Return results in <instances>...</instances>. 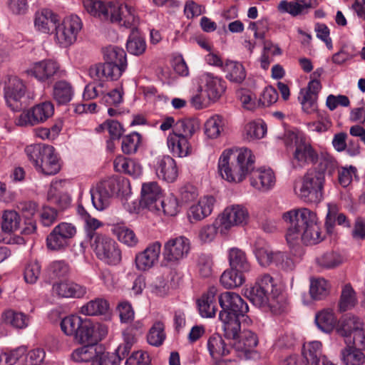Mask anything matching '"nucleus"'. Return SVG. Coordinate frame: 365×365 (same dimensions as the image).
Listing matches in <instances>:
<instances>
[{"mask_svg":"<svg viewBox=\"0 0 365 365\" xmlns=\"http://www.w3.org/2000/svg\"><path fill=\"white\" fill-rule=\"evenodd\" d=\"M282 217L289 224L285 237L290 246L300 242L304 245H315L325 238L317 212L307 207L289 210L284 212Z\"/></svg>","mask_w":365,"mask_h":365,"instance_id":"1","label":"nucleus"},{"mask_svg":"<svg viewBox=\"0 0 365 365\" xmlns=\"http://www.w3.org/2000/svg\"><path fill=\"white\" fill-rule=\"evenodd\" d=\"M245 294L255 306L263 310L267 307L276 314L284 310L282 288L269 274L259 275L254 285L245 289Z\"/></svg>","mask_w":365,"mask_h":365,"instance_id":"2","label":"nucleus"},{"mask_svg":"<svg viewBox=\"0 0 365 365\" xmlns=\"http://www.w3.org/2000/svg\"><path fill=\"white\" fill-rule=\"evenodd\" d=\"M325 176L323 172L312 170L302 178L295 180L294 192L305 202L319 203L324 198Z\"/></svg>","mask_w":365,"mask_h":365,"instance_id":"3","label":"nucleus"},{"mask_svg":"<svg viewBox=\"0 0 365 365\" xmlns=\"http://www.w3.org/2000/svg\"><path fill=\"white\" fill-rule=\"evenodd\" d=\"M284 143L287 149L294 148V159L299 165L316 164L319 155L312 145L307 141L303 133L298 131H287L284 135Z\"/></svg>","mask_w":365,"mask_h":365,"instance_id":"4","label":"nucleus"},{"mask_svg":"<svg viewBox=\"0 0 365 365\" xmlns=\"http://www.w3.org/2000/svg\"><path fill=\"white\" fill-rule=\"evenodd\" d=\"M26 152L36 170L43 174L55 175L60 170L58 160L53 146L30 145L26 148Z\"/></svg>","mask_w":365,"mask_h":365,"instance_id":"5","label":"nucleus"},{"mask_svg":"<svg viewBox=\"0 0 365 365\" xmlns=\"http://www.w3.org/2000/svg\"><path fill=\"white\" fill-rule=\"evenodd\" d=\"M248 325L244 326L242 323H240V327L235 324L230 327L232 334V341H230V346L240 357L249 358V355L259 342L257 334L246 329Z\"/></svg>","mask_w":365,"mask_h":365,"instance_id":"6","label":"nucleus"},{"mask_svg":"<svg viewBox=\"0 0 365 365\" xmlns=\"http://www.w3.org/2000/svg\"><path fill=\"white\" fill-rule=\"evenodd\" d=\"M236 158V165L230 168V182H240L254 170L255 156L247 148H230V155Z\"/></svg>","mask_w":365,"mask_h":365,"instance_id":"7","label":"nucleus"},{"mask_svg":"<svg viewBox=\"0 0 365 365\" xmlns=\"http://www.w3.org/2000/svg\"><path fill=\"white\" fill-rule=\"evenodd\" d=\"M251 270L245 252L235 247L230 249V289L242 286L246 281V274Z\"/></svg>","mask_w":365,"mask_h":365,"instance_id":"8","label":"nucleus"},{"mask_svg":"<svg viewBox=\"0 0 365 365\" xmlns=\"http://www.w3.org/2000/svg\"><path fill=\"white\" fill-rule=\"evenodd\" d=\"M91 239V247L98 259L108 264L115 265L120 263L121 251L113 240L97 233Z\"/></svg>","mask_w":365,"mask_h":365,"instance_id":"9","label":"nucleus"},{"mask_svg":"<svg viewBox=\"0 0 365 365\" xmlns=\"http://www.w3.org/2000/svg\"><path fill=\"white\" fill-rule=\"evenodd\" d=\"M119 190V182L115 178H108L97 182L90 190L93 207L99 211L106 209L115 193Z\"/></svg>","mask_w":365,"mask_h":365,"instance_id":"10","label":"nucleus"},{"mask_svg":"<svg viewBox=\"0 0 365 365\" xmlns=\"http://www.w3.org/2000/svg\"><path fill=\"white\" fill-rule=\"evenodd\" d=\"M81 28L82 23L78 16L71 15L66 17L55 29L56 39L61 46L68 47L76 41Z\"/></svg>","mask_w":365,"mask_h":365,"instance_id":"11","label":"nucleus"},{"mask_svg":"<svg viewBox=\"0 0 365 365\" xmlns=\"http://www.w3.org/2000/svg\"><path fill=\"white\" fill-rule=\"evenodd\" d=\"M53 112L54 106L51 102L39 103L22 113L16 120V125L29 126L43 123L53 115Z\"/></svg>","mask_w":365,"mask_h":365,"instance_id":"12","label":"nucleus"},{"mask_svg":"<svg viewBox=\"0 0 365 365\" xmlns=\"http://www.w3.org/2000/svg\"><path fill=\"white\" fill-rule=\"evenodd\" d=\"M76 232L70 223L61 222L56 226L46 238L47 247L51 250H60L68 245L69 240Z\"/></svg>","mask_w":365,"mask_h":365,"instance_id":"13","label":"nucleus"},{"mask_svg":"<svg viewBox=\"0 0 365 365\" xmlns=\"http://www.w3.org/2000/svg\"><path fill=\"white\" fill-rule=\"evenodd\" d=\"M26 87L24 83L16 76L9 78L4 88V97L7 105L14 111L21 108V100L24 97Z\"/></svg>","mask_w":365,"mask_h":365,"instance_id":"14","label":"nucleus"},{"mask_svg":"<svg viewBox=\"0 0 365 365\" xmlns=\"http://www.w3.org/2000/svg\"><path fill=\"white\" fill-rule=\"evenodd\" d=\"M248 309L247 302L238 294L230 292V327L250 324L252 321L246 315Z\"/></svg>","mask_w":365,"mask_h":365,"instance_id":"15","label":"nucleus"},{"mask_svg":"<svg viewBox=\"0 0 365 365\" xmlns=\"http://www.w3.org/2000/svg\"><path fill=\"white\" fill-rule=\"evenodd\" d=\"M60 72L59 63L51 59H46L34 63L26 73L40 82H46Z\"/></svg>","mask_w":365,"mask_h":365,"instance_id":"16","label":"nucleus"},{"mask_svg":"<svg viewBox=\"0 0 365 365\" xmlns=\"http://www.w3.org/2000/svg\"><path fill=\"white\" fill-rule=\"evenodd\" d=\"M161 187L156 182H148L142 185L140 205L151 211H159V203L162 199Z\"/></svg>","mask_w":365,"mask_h":365,"instance_id":"17","label":"nucleus"},{"mask_svg":"<svg viewBox=\"0 0 365 365\" xmlns=\"http://www.w3.org/2000/svg\"><path fill=\"white\" fill-rule=\"evenodd\" d=\"M249 180L254 189L259 192H267L274 187L276 178L271 168L261 167L250 173Z\"/></svg>","mask_w":365,"mask_h":365,"instance_id":"18","label":"nucleus"},{"mask_svg":"<svg viewBox=\"0 0 365 365\" xmlns=\"http://www.w3.org/2000/svg\"><path fill=\"white\" fill-rule=\"evenodd\" d=\"M108 21L118 23L126 28H136L138 23V19L135 16L133 8L118 2L112 4Z\"/></svg>","mask_w":365,"mask_h":365,"instance_id":"19","label":"nucleus"},{"mask_svg":"<svg viewBox=\"0 0 365 365\" xmlns=\"http://www.w3.org/2000/svg\"><path fill=\"white\" fill-rule=\"evenodd\" d=\"M190 249L189 240L180 236L171 239L165 244L163 256L167 261L176 262L187 256Z\"/></svg>","mask_w":365,"mask_h":365,"instance_id":"20","label":"nucleus"},{"mask_svg":"<svg viewBox=\"0 0 365 365\" xmlns=\"http://www.w3.org/2000/svg\"><path fill=\"white\" fill-rule=\"evenodd\" d=\"M161 251V245L155 242L148 245L145 250L135 256V264L139 270L145 271L154 266L158 261Z\"/></svg>","mask_w":365,"mask_h":365,"instance_id":"21","label":"nucleus"},{"mask_svg":"<svg viewBox=\"0 0 365 365\" xmlns=\"http://www.w3.org/2000/svg\"><path fill=\"white\" fill-rule=\"evenodd\" d=\"M215 199L212 196L200 198L197 204L192 205L187 211V217L191 223L202 220L209 216L212 211Z\"/></svg>","mask_w":365,"mask_h":365,"instance_id":"22","label":"nucleus"},{"mask_svg":"<svg viewBox=\"0 0 365 365\" xmlns=\"http://www.w3.org/2000/svg\"><path fill=\"white\" fill-rule=\"evenodd\" d=\"M88 75L95 81H102L105 79L114 81L120 78V68L106 62L100 63L89 68Z\"/></svg>","mask_w":365,"mask_h":365,"instance_id":"23","label":"nucleus"},{"mask_svg":"<svg viewBox=\"0 0 365 365\" xmlns=\"http://www.w3.org/2000/svg\"><path fill=\"white\" fill-rule=\"evenodd\" d=\"M53 292L60 297H83L86 293V288L81 284L71 281L55 283Z\"/></svg>","mask_w":365,"mask_h":365,"instance_id":"24","label":"nucleus"},{"mask_svg":"<svg viewBox=\"0 0 365 365\" xmlns=\"http://www.w3.org/2000/svg\"><path fill=\"white\" fill-rule=\"evenodd\" d=\"M155 170L159 178L169 182H174L178 175L176 163L168 155L163 156L158 160Z\"/></svg>","mask_w":365,"mask_h":365,"instance_id":"25","label":"nucleus"},{"mask_svg":"<svg viewBox=\"0 0 365 365\" xmlns=\"http://www.w3.org/2000/svg\"><path fill=\"white\" fill-rule=\"evenodd\" d=\"M167 144L171 153L178 157L184 158L192 153V147L188 139L175 133L168 135Z\"/></svg>","mask_w":365,"mask_h":365,"instance_id":"26","label":"nucleus"},{"mask_svg":"<svg viewBox=\"0 0 365 365\" xmlns=\"http://www.w3.org/2000/svg\"><path fill=\"white\" fill-rule=\"evenodd\" d=\"M217 292L215 287H211L207 292L202 294L197 300V306L200 315L202 317L210 318L216 312L215 295Z\"/></svg>","mask_w":365,"mask_h":365,"instance_id":"27","label":"nucleus"},{"mask_svg":"<svg viewBox=\"0 0 365 365\" xmlns=\"http://www.w3.org/2000/svg\"><path fill=\"white\" fill-rule=\"evenodd\" d=\"M267 126L262 119H256L245 124L242 136L247 141L259 140L265 137Z\"/></svg>","mask_w":365,"mask_h":365,"instance_id":"28","label":"nucleus"},{"mask_svg":"<svg viewBox=\"0 0 365 365\" xmlns=\"http://www.w3.org/2000/svg\"><path fill=\"white\" fill-rule=\"evenodd\" d=\"M201 80L205 82V92L209 101H216L226 90V83L221 78L204 74Z\"/></svg>","mask_w":365,"mask_h":365,"instance_id":"29","label":"nucleus"},{"mask_svg":"<svg viewBox=\"0 0 365 365\" xmlns=\"http://www.w3.org/2000/svg\"><path fill=\"white\" fill-rule=\"evenodd\" d=\"M104 59L107 63L120 68V76L127 66L126 54L125 51L115 46H109L103 51Z\"/></svg>","mask_w":365,"mask_h":365,"instance_id":"30","label":"nucleus"},{"mask_svg":"<svg viewBox=\"0 0 365 365\" xmlns=\"http://www.w3.org/2000/svg\"><path fill=\"white\" fill-rule=\"evenodd\" d=\"M322 344L319 341L304 343L302 354L306 365H319L322 356Z\"/></svg>","mask_w":365,"mask_h":365,"instance_id":"31","label":"nucleus"},{"mask_svg":"<svg viewBox=\"0 0 365 365\" xmlns=\"http://www.w3.org/2000/svg\"><path fill=\"white\" fill-rule=\"evenodd\" d=\"M73 96V88L68 81L60 80L53 85L52 96L58 104H67L71 101Z\"/></svg>","mask_w":365,"mask_h":365,"instance_id":"32","label":"nucleus"},{"mask_svg":"<svg viewBox=\"0 0 365 365\" xmlns=\"http://www.w3.org/2000/svg\"><path fill=\"white\" fill-rule=\"evenodd\" d=\"M112 4H105L98 0H83V6L87 12L102 21H108Z\"/></svg>","mask_w":365,"mask_h":365,"instance_id":"33","label":"nucleus"},{"mask_svg":"<svg viewBox=\"0 0 365 365\" xmlns=\"http://www.w3.org/2000/svg\"><path fill=\"white\" fill-rule=\"evenodd\" d=\"M57 21V16L52 11L43 9L36 14L35 26L40 31L48 34L56 29Z\"/></svg>","mask_w":365,"mask_h":365,"instance_id":"34","label":"nucleus"},{"mask_svg":"<svg viewBox=\"0 0 365 365\" xmlns=\"http://www.w3.org/2000/svg\"><path fill=\"white\" fill-rule=\"evenodd\" d=\"M113 165L116 171L128 174L133 178H137L142 173V168L139 163L123 156L117 157L113 162Z\"/></svg>","mask_w":365,"mask_h":365,"instance_id":"35","label":"nucleus"},{"mask_svg":"<svg viewBox=\"0 0 365 365\" xmlns=\"http://www.w3.org/2000/svg\"><path fill=\"white\" fill-rule=\"evenodd\" d=\"M207 347L211 356L215 361L225 360L223 358L228 354L225 340L219 334H215L210 337Z\"/></svg>","mask_w":365,"mask_h":365,"instance_id":"36","label":"nucleus"},{"mask_svg":"<svg viewBox=\"0 0 365 365\" xmlns=\"http://www.w3.org/2000/svg\"><path fill=\"white\" fill-rule=\"evenodd\" d=\"M110 308L108 302L103 298H96L88 302L81 308V313L86 316L106 314Z\"/></svg>","mask_w":365,"mask_h":365,"instance_id":"37","label":"nucleus"},{"mask_svg":"<svg viewBox=\"0 0 365 365\" xmlns=\"http://www.w3.org/2000/svg\"><path fill=\"white\" fill-rule=\"evenodd\" d=\"M315 323L319 329L325 333L331 332L336 323V317L331 309H324L315 315Z\"/></svg>","mask_w":365,"mask_h":365,"instance_id":"38","label":"nucleus"},{"mask_svg":"<svg viewBox=\"0 0 365 365\" xmlns=\"http://www.w3.org/2000/svg\"><path fill=\"white\" fill-rule=\"evenodd\" d=\"M199 128V123L196 120L190 118L182 119L175 123L173 133L189 140Z\"/></svg>","mask_w":365,"mask_h":365,"instance_id":"39","label":"nucleus"},{"mask_svg":"<svg viewBox=\"0 0 365 365\" xmlns=\"http://www.w3.org/2000/svg\"><path fill=\"white\" fill-rule=\"evenodd\" d=\"M99 352L100 351L95 345L87 344L76 349L71 354V358L76 362H87L92 361L93 363Z\"/></svg>","mask_w":365,"mask_h":365,"instance_id":"40","label":"nucleus"},{"mask_svg":"<svg viewBox=\"0 0 365 365\" xmlns=\"http://www.w3.org/2000/svg\"><path fill=\"white\" fill-rule=\"evenodd\" d=\"M21 219L14 210H6L2 215L1 228L4 232L11 233L21 230Z\"/></svg>","mask_w":365,"mask_h":365,"instance_id":"41","label":"nucleus"},{"mask_svg":"<svg viewBox=\"0 0 365 365\" xmlns=\"http://www.w3.org/2000/svg\"><path fill=\"white\" fill-rule=\"evenodd\" d=\"M330 284L324 278L312 279L310 282L309 293L313 299L321 300L329 293Z\"/></svg>","mask_w":365,"mask_h":365,"instance_id":"42","label":"nucleus"},{"mask_svg":"<svg viewBox=\"0 0 365 365\" xmlns=\"http://www.w3.org/2000/svg\"><path fill=\"white\" fill-rule=\"evenodd\" d=\"M363 327L364 324L359 317L348 316L343 320L338 332L342 336L348 338L355 334Z\"/></svg>","mask_w":365,"mask_h":365,"instance_id":"43","label":"nucleus"},{"mask_svg":"<svg viewBox=\"0 0 365 365\" xmlns=\"http://www.w3.org/2000/svg\"><path fill=\"white\" fill-rule=\"evenodd\" d=\"M341 357L345 365H363L365 361L364 354L354 346H347L342 349Z\"/></svg>","mask_w":365,"mask_h":365,"instance_id":"44","label":"nucleus"},{"mask_svg":"<svg viewBox=\"0 0 365 365\" xmlns=\"http://www.w3.org/2000/svg\"><path fill=\"white\" fill-rule=\"evenodd\" d=\"M127 50L133 55H140L145 51L146 45L144 39L139 36L136 28L132 29V32L126 44Z\"/></svg>","mask_w":365,"mask_h":365,"instance_id":"45","label":"nucleus"},{"mask_svg":"<svg viewBox=\"0 0 365 365\" xmlns=\"http://www.w3.org/2000/svg\"><path fill=\"white\" fill-rule=\"evenodd\" d=\"M357 303L356 292L350 284L344 286L339 301V309L346 312L352 309Z\"/></svg>","mask_w":365,"mask_h":365,"instance_id":"46","label":"nucleus"},{"mask_svg":"<svg viewBox=\"0 0 365 365\" xmlns=\"http://www.w3.org/2000/svg\"><path fill=\"white\" fill-rule=\"evenodd\" d=\"M307 126L311 131L322 133L328 131L332 127V121L329 114L326 111H319L317 120L308 123Z\"/></svg>","mask_w":365,"mask_h":365,"instance_id":"47","label":"nucleus"},{"mask_svg":"<svg viewBox=\"0 0 365 365\" xmlns=\"http://www.w3.org/2000/svg\"><path fill=\"white\" fill-rule=\"evenodd\" d=\"M113 232L118 240L128 247L135 246L138 239L134 232L127 227L116 225L113 227Z\"/></svg>","mask_w":365,"mask_h":365,"instance_id":"48","label":"nucleus"},{"mask_svg":"<svg viewBox=\"0 0 365 365\" xmlns=\"http://www.w3.org/2000/svg\"><path fill=\"white\" fill-rule=\"evenodd\" d=\"M236 96L244 109L254 111L259 108L258 100L256 99L255 95L250 90L239 89Z\"/></svg>","mask_w":365,"mask_h":365,"instance_id":"49","label":"nucleus"},{"mask_svg":"<svg viewBox=\"0 0 365 365\" xmlns=\"http://www.w3.org/2000/svg\"><path fill=\"white\" fill-rule=\"evenodd\" d=\"M83 321L80 317L76 315L66 317L61 322V330L67 336H73L75 338Z\"/></svg>","mask_w":365,"mask_h":365,"instance_id":"50","label":"nucleus"},{"mask_svg":"<svg viewBox=\"0 0 365 365\" xmlns=\"http://www.w3.org/2000/svg\"><path fill=\"white\" fill-rule=\"evenodd\" d=\"M224 122L222 116L216 115L210 118L205 123V133L210 138H216L223 130Z\"/></svg>","mask_w":365,"mask_h":365,"instance_id":"51","label":"nucleus"},{"mask_svg":"<svg viewBox=\"0 0 365 365\" xmlns=\"http://www.w3.org/2000/svg\"><path fill=\"white\" fill-rule=\"evenodd\" d=\"M249 217L247 210L242 205H232L230 209V227L243 225L247 223Z\"/></svg>","mask_w":365,"mask_h":365,"instance_id":"52","label":"nucleus"},{"mask_svg":"<svg viewBox=\"0 0 365 365\" xmlns=\"http://www.w3.org/2000/svg\"><path fill=\"white\" fill-rule=\"evenodd\" d=\"M4 321L15 328L23 329L27 327L29 318L21 312L8 310L4 314Z\"/></svg>","mask_w":365,"mask_h":365,"instance_id":"53","label":"nucleus"},{"mask_svg":"<svg viewBox=\"0 0 365 365\" xmlns=\"http://www.w3.org/2000/svg\"><path fill=\"white\" fill-rule=\"evenodd\" d=\"M141 142V136L138 133H133L123 138L121 148L125 154L135 153Z\"/></svg>","mask_w":365,"mask_h":365,"instance_id":"54","label":"nucleus"},{"mask_svg":"<svg viewBox=\"0 0 365 365\" xmlns=\"http://www.w3.org/2000/svg\"><path fill=\"white\" fill-rule=\"evenodd\" d=\"M165 338L163 324L160 322H155L148 335V343L153 346H158L162 344Z\"/></svg>","mask_w":365,"mask_h":365,"instance_id":"55","label":"nucleus"},{"mask_svg":"<svg viewBox=\"0 0 365 365\" xmlns=\"http://www.w3.org/2000/svg\"><path fill=\"white\" fill-rule=\"evenodd\" d=\"M91 329V321L83 320L81 328L76 333L75 340L79 344H93Z\"/></svg>","mask_w":365,"mask_h":365,"instance_id":"56","label":"nucleus"},{"mask_svg":"<svg viewBox=\"0 0 365 365\" xmlns=\"http://www.w3.org/2000/svg\"><path fill=\"white\" fill-rule=\"evenodd\" d=\"M317 264L324 268L331 269L341 263V257L333 252H327L317 258Z\"/></svg>","mask_w":365,"mask_h":365,"instance_id":"57","label":"nucleus"},{"mask_svg":"<svg viewBox=\"0 0 365 365\" xmlns=\"http://www.w3.org/2000/svg\"><path fill=\"white\" fill-rule=\"evenodd\" d=\"M277 91L272 86L266 87L261 93L258 102L259 108L269 107L278 100Z\"/></svg>","mask_w":365,"mask_h":365,"instance_id":"58","label":"nucleus"},{"mask_svg":"<svg viewBox=\"0 0 365 365\" xmlns=\"http://www.w3.org/2000/svg\"><path fill=\"white\" fill-rule=\"evenodd\" d=\"M328 211L326 215L324 226L329 235L334 233L335 219L339 213V207L336 203L327 204Z\"/></svg>","mask_w":365,"mask_h":365,"instance_id":"59","label":"nucleus"},{"mask_svg":"<svg viewBox=\"0 0 365 365\" xmlns=\"http://www.w3.org/2000/svg\"><path fill=\"white\" fill-rule=\"evenodd\" d=\"M135 342V338L132 333L129 331L123 333V342L118 346L115 354L120 360L128 354Z\"/></svg>","mask_w":365,"mask_h":365,"instance_id":"60","label":"nucleus"},{"mask_svg":"<svg viewBox=\"0 0 365 365\" xmlns=\"http://www.w3.org/2000/svg\"><path fill=\"white\" fill-rule=\"evenodd\" d=\"M41 272V267L37 261L28 263L24 270V279L26 282L34 284L38 279Z\"/></svg>","mask_w":365,"mask_h":365,"instance_id":"61","label":"nucleus"},{"mask_svg":"<svg viewBox=\"0 0 365 365\" xmlns=\"http://www.w3.org/2000/svg\"><path fill=\"white\" fill-rule=\"evenodd\" d=\"M198 195L197 187L190 183L182 185L179 190V197L184 203H189L194 201L197 198Z\"/></svg>","mask_w":365,"mask_h":365,"instance_id":"62","label":"nucleus"},{"mask_svg":"<svg viewBox=\"0 0 365 365\" xmlns=\"http://www.w3.org/2000/svg\"><path fill=\"white\" fill-rule=\"evenodd\" d=\"M246 77L243 65L237 61H230V81L242 83Z\"/></svg>","mask_w":365,"mask_h":365,"instance_id":"63","label":"nucleus"},{"mask_svg":"<svg viewBox=\"0 0 365 365\" xmlns=\"http://www.w3.org/2000/svg\"><path fill=\"white\" fill-rule=\"evenodd\" d=\"M99 353L92 365H119L120 357L114 353L101 352V347H99Z\"/></svg>","mask_w":365,"mask_h":365,"instance_id":"64","label":"nucleus"}]
</instances>
